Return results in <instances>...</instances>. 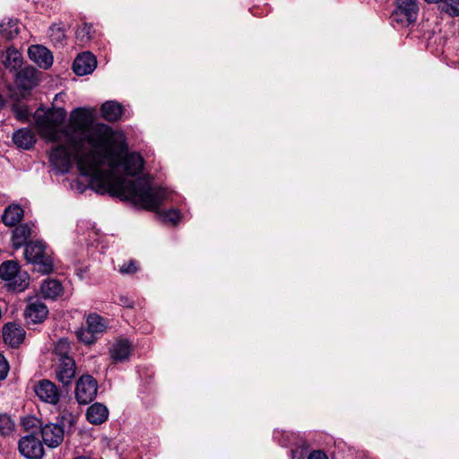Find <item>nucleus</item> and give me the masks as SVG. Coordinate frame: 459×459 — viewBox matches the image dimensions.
<instances>
[{
    "label": "nucleus",
    "mask_w": 459,
    "mask_h": 459,
    "mask_svg": "<svg viewBox=\"0 0 459 459\" xmlns=\"http://www.w3.org/2000/svg\"><path fill=\"white\" fill-rule=\"evenodd\" d=\"M64 108L37 109L33 115L39 134L48 142H64L73 151L77 168L82 176L90 178L92 189L129 200L145 210L157 211L168 198V192L152 186L149 178L128 180L125 176H135L143 168L138 153L123 155L117 150L116 135L107 125H92V115L85 108H76L65 129Z\"/></svg>",
    "instance_id": "obj_1"
},
{
    "label": "nucleus",
    "mask_w": 459,
    "mask_h": 459,
    "mask_svg": "<svg viewBox=\"0 0 459 459\" xmlns=\"http://www.w3.org/2000/svg\"><path fill=\"white\" fill-rule=\"evenodd\" d=\"M0 278L5 282L6 288L13 292H22L30 285V275L22 271L14 261H6L0 265Z\"/></svg>",
    "instance_id": "obj_2"
},
{
    "label": "nucleus",
    "mask_w": 459,
    "mask_h": 459,
    "mask_svg": "<svg viewBox=\"0 0 459 459\" xmlns=\"http://www.w3.org/2000/svg\"><path fill=\"white\" fill-rule=\"evenodd\" d=\"M24 256L26 260L33 264L36 270L41 273H49L52 272L53 261L43 242L36 241L26 244Z\"/></svg>",
    "instance_id": "obj_3"
},
{
    "label": "nucleus",
    "mask_w": 459,
    "mask_h": 459,
    "mask_svg": "<svg viewBox=\"0 0 459 459\" xmlns=\"http://www.w3.org/2000/svg\"><path fill=\"white\" fill-rule=\"evenodd\" d=\"M108 328V322L96 313L90 314L86 318V326L80 327L76 332L77 339L85 344L94 343L98 335L103 333Z\"/></svg>",
    "instance_id": "obj_4"
},
{
    "label": "nucleus",
    "mask_w": 459,
    "mask_h": 459,
    "mask_svg": "<svg viewBox=\"0 0 459 459\" xmlns=\"http://www.w3.org/2000/svg\"><path fill=\"white\" fill-rule=\"evenodd\" d=\"M419 13L417 0H396V8L391 15L393 22L409 25L415 22Z\"/></svg>",
    "instance_id": "obj_5"
},
{
    "label": "nucleus",
    "mask_w": 459,
    "mask_h": 459,
    "mask_svg": "<svg viewBox=\"0 0 459 459\" xmlns=\"http://www.w3.org/2000/svg\"><path fill=\"white\" fill-rule=\"evenodd\" d=\"M98 392L97 381L90 375L82 376L75 387V398L81 404L90 403Z\"/></svg>",
    "instance_id": "obj_6"
},
{
    "label": "nucleus",
    "mask_w": 459,
    "mask_h": 459,
    "mask_svg": "<svg viewBox=\"0 0 459 459\" xmlns=\"http://www.w3.org/2000/svg\"><path fill=\"white\" fill-rule=\"evenodd\" d=\"M34 392L37 397L46 403L56 405L61 397V391L58 386L48 379H42L34 385Z\"/></svg>",
    "instance_id": "obj_7"
},
{
    "label": "nucleus",
    "mask_w": 459,
    "mask_h": 459,
    "mask_svg": "<svg viewBox=\"0 0 459 459\" xmlns=\"http://www.w3.org/2000/svg\"><path fill=\"white\" fill-rule=\"evenodd\" d=\"M49 162L58 173H66L72 167L71 152L65 145H58L51 151Z\"/></svg>",
    "instance_id": "obj_8"
},
{
    "label": "nucleus",
    "mask_w": 459,
    "mask_h": 459,
    "mask_svg": "<svg viewBox=\"0 0 459 459\" xmlns=\"http://www.w3.org/2000/svg\"><path fill=\"white\" fill-rule=\"evenodd\" d=\"M18 447L20 453L28 459H40L44 454L41 442L34 436L23 437Z\"/></svg>",
    "instance_id": "obj_9"
},
{
    "label": "nucleus",
    "mask_w": 459,
    "mask_h": 459,
    "mask_svg": "<svg viewBox=\"0 0 459 459\" xmlns=\"http://www.w3.org/2000/svg\"><path fill=\"white\" fill-rule=\"evenodd\" d=\"M30 59L39 68L48 69L53 65V55L50 50L41 45H32L28 49Z\"/></svg>",
    "instance_id": "obj_10"
},
{
    "label": "nucleus",
    "mask_w": 459,
    "mask_h": 459,
    "mask_svg": "<svg viewBox=\"0 0 459 459\" xmlns=\"http://www.w3.org/2000/svg\"><path fill=\"white\" fill-rule=\"evenodd\" d=\"M39 73L32 66H26L15 73V82L23 90H30L38 85Z\"/></svg>",
    "instance_id": "obj_11"
},
{
    "label": "nucleus",
    "mask_w": 459,
    "mask_h": 459,
    "mask_svg": "<svg viewBox=\"0 0 459 459\" xmlns=\"http://www.w3.org/2000/svg\"><path fill=\"white\" fill-rule=\"evenodd\" d=\"M96 65L97 61L95 56L89 52H84L74 59L73 70L75 74L83 76L91 74L96 68Z\"/></svg>",
    "instance_id": "obj_12"
},
{
    "label": "nucleus",
    "mask_w": 459,
    "mask_h": 459,
    "mask_svg": "<svg viewBox=\"0 0 459 459\" xmlns=\"http://www.w3.org/2000/svg\"><path fill=\"white\" fill-rule=\"evenodd\" d=\"M25 337V330L15 323H7L3 328V338L11 347H18Z\"/></svg>",
    "instance_id": "obj_13"
},
{
    "label": "nucleus",
    "mask_w": 459,
    "mask_h": 459,
    "mask_svg": "<svg viewBox=\"0 0 459 459\" xmlns=\"http://www.w3.org/2000/svg\"><path fill=\"white\" fill-rule=\"evenodd\" d=\"M41 437L48 446L56 447L64 439V429L57 424H47L41 429Z\"/></svg>",
    "instance_id": "obj_14"
},
{
    "label": "nucleus",
    "mask_w": 459,
    "mask_h": 459,
    "mask_svg": "<svg viewBox=\"0 0 459 459\" xmlns=\"http://www.w3.org/2000/svg\"><path fill=\"white\" fill-rule=\"evenodd\" d=\"M24 314L28 322L39 324L47 318L48 309L43 302L39 300H30L26 307Z\"/></svg>",
    "instance_id": "obj_15"
},
{
    "label": "nucleus",
    "mask_w": 459,
    "mask_h": 459,
    "mask_svg": "<svg viewBox=\"0 0 459 459\" xmlns=\"http://www.w3.org/2000/svg\"><path fill=\"white\" fill-rule=\"evenodd\" d=\"M59 363L56 368V376L59 382L65 385L71 384L75 376V362L73 358H65L64 360H58Z\"/></svg>",
    "instance_id": "obj_16"
},
{
    "label": "nucleus",
    "mask_w": 459,
    "mask_h": 459,
    "mask_svg": "<svg viewBox=\"0 0 459 459\" xmlns=\"http://www.w3.org/2000/svg\"><path fill=\"white\" fill-rule=\"evenodd\" d=\"M111 359L116 362L127 360L132 352V343L126 339L117 340L109 350Z\"/></svg>",
    "instance_id": "obj_17"
},
{
    "label": "nucleus",
    "mask_w": 459,
    "mask_h": 459,
    "mask_svg": "<svg viewBox=\"0 0 459 459\" xmlns=\"http://www.w3.org/2000/svg\"><path fill=\"white\" fill-rule=\"evenodd\" d=\"M14 144L21 149L30 150L36 143V136L30 128H21L13 134Z\"/></svg>",
    "instance_id": "obj_18"
},
{
    "label": "nucleus",
    "mask_w": 459,
    "mask_h": 459,
    "mask_svg": "<svg viewBox=\"0 0 459 459\" xmlns=\"http://www.w3.org/2000/svg\"><path fill=\"white\" fill-rule=\"evenodd\" d=\"M23 216V209L19 204H13L4 209L2 221L5 226L14 227L22 220Z\"/></svg>",
    "instance_id": "obj_19"
},
{
    "label": "nucleus",
    "mask_w": 459,
    "mask_h": 459,
    "mask_svg": "<svg viewBox=\"0 0 459 459\" xmlns=\"http://www.w3.org/2000/svg\"><path fill=\"white\" fill-rule=\"evenodd\" d=\"M40 293L44 299H56L63 294V286L57 280L47 279L40 285Z\"/></svg>",
    "instance_id": "obj_20"
},
{
    "label": "nucleus",
    "mask_w": 459,
    "mask_h": 459,
    "mask_svg": "<svg viewBox=\"0 0 459 459\" xmlns=\"http://www.w3.org/2000/svg\"><path fill=\"white\" fill-rule=\"evenodd\" d=\"M33 232L32 226L23 223L13 230L12 241L14 248L18 249L27 243Z\"/></svg>",
    "instance_id": "obj_21"
},
{
    "label": "nucleus",
    "mask_w": 459,
    "mask_h": 459,
    "mask_svg": "<svg viewBox=\"0 0 459 459\" xmlns=\"http://www.w3.org/2000/svg\"><path fill=\"white\" fill-rule=\"evenodd\" d=\"M108 417V411L102 403H96L91 405L86 412L87 420L95 425H99L107 420Z\"/></svg>",
    "instance_id": "obj_22"
},
{
    "label": "nucleus",
    "mask_w": 459,
    "mask_h": 459,
    "mask_svg": "<svg viewBox=\"0 0 459 459\" xmlns=\"http://www.w3.org/2000/svg\"><path fill=\"white\" fill-rule=\"evenodd\" d=\"M22 54L14 48H8L3 59L4 66L10 72H18L22 65Z\"/></svg>",
    "instance_id": "obj_23"
},
{
    "label": "nucleus",
    "mask_w": 459,
    "mask_h": 459,
    "mask_svg": "<svg viewBox=\"0 0 459 459\" xmlns=\"http://www.w3.org/2000/svg\"><path fill=\"white\" fill-rule=\"evenodd\" d=\"M123 113V107L117 101H107L101 106V114L104 119L114 122L118 120Z\"/></svg>",
    "instance_id": "obj_24"
},
{
    "label": "nucleus",
    "mask_w": 459,
    "mask_h": 459,
    "mask_svg": "<svg viewBox=\"0 0 459 459\" xmlns=\"http://www.w3.org/2000/svg\"><path fill=\"white\" fill-rule=\"evenodd\" d=\"M436 4H438L439 9L450 17L459 16V0H440Z\"/></svg>",
    "instance_id": "obj_25"
},
{
    "label": "nucleus",
    "mask_w": 459,
    "mask_h": 459,
    "mask_svg": "<svg viewBox=\"0 0 459 459\" xmlns=\"http://www.w3.org/2000/svg\"><path fill=\"white\" fill-rule=\"evenodd\" d=\"M0 33L7 39H13L19 33V26L15 20L3 21L0 23Z\"/></svg>",
    "instance_id": "obj_26"
},
{
    "label": "nucleus",
    "mask_w": 459,
    "mask_h": 459,
    "mask_svg": "<svg viewBox=\"0 0 459 459\" xmlns=\"http://www.w3.org/2000/svg\"><path fill=\"white\" fill-rule=\"evenodd\" d=\"M54 352L58 357V360H64L65 358H72L70 356V342L65 338L59 339L55 345Z\"/></svg>",
    "instance_id": "obj_27"
},
{
    "label": "nucleus",
    "mask_w": 459,
    "mask_h": 459,
    "mask_svg": "<svg viewBox=\"0 0 459 459\" xmlns=\"http://www.w3.org/2000/svg\"><path fill=\"white\" fill-rule=\"evenodd\" d=\"M48 37L54 44H63L65 39L64 30L57 25H52L49 27Z\"/></svg>",
    "instance_id": "obj_28"
},
{
    "label": "nucleus",
    "mask_w": 459,
    "mask_h": 459,
    "mask_svg": "<svg viewBox=\"0 0 459 459\" xmlns=\"http://www.w3.org/2000/svg\"><path fill=\"white\" fill-rule=\"evenodd\" d=\"M91 25L89 24H83L81 27L78 28L76 31V39L82 43L85 44L90 41L91 39Z\"/></svg>",
    "instance_id": "obj_29"
},
{
    "label": "nucleus",
    "mask_w": 459,
    "mask_h": 459,
    "mask_svg": "<svg viewBox=\"0 0 459 459\" xmlns=\"http://www.w3.org/2000/svg\"><path fill=\"white\" fill-rule=\"evenodd\" d=\"M14 424L11 418L7 415L0 416V434L8 436L13 431Z\"/></svg>",
    "instance_id": "obj_30"
},
{
    "label": "nucleus",
    "mask_w": 459,
    "mask_h": 459,
    "mask_svg": "<svg viewBox=\"0 0 459 459\" xmlns=\"http://www.w3.org/2000/svg\"><path fill=\"white\" fill-rule=\"evenodd\" d=\"M13 111L17 119L21 121H27L30 117V111L27 106H15Z\"/></svg>",
    "instance_id": "obj_31"
},
{
    "label": "nucleus",
    "mask_w": 459,
    "mask_h": 459,
    "mask_svg": "<svg viewBox=\"0 0 459 459\" xmlns=\"http://www.w3.org/2000/svg\"><path fill=\"white\" fill-rule=\"evenodd\" d=\"M163 217L165 221L177 224L180 221L181 214L178 210L172 209L164 212Z\"/></svg>",
    "instance_id": "obj_32"
},
{
    "label": "nucleus",
    "mask_w": 459,
    "mask_h": 459,
    "mask_svg": "<svg viewBox=\"0 0 459 459\" xmlns=\"http://www.w3.org/2000/svg\"><path fill=\"white\" fill-rule=\"evenodd\" d=\"M137 271V266L135 262L134 261H128L122 264L119 268V272L123 274L126 273H134Z\"/></svg>",
    "instance_id": "obj_33"
},
{
    "label": "nucleus",
    "mask_w": 459,
    "mask_h": 459,
    "mask_svg": "<svg viewBox=\"0 0 459 459\" xmlns=\"http://www.w3.org/2000/svg\"><path fill=\"white\" fill-rule=\"evenodd\" d=\"M8 371L9 364L6 359L0 354V380H3L7 377Z\"/></svg>",
    "instance_id": "obj_34"
},
{
    "label": "nucleus",
    "mask_w": 459,
    "mask_h": 459,
    "mask_svg": "<svg viewBox=\"0 0 459 459\" xmlns=\"http://www.w3.org/2000/svg\"><path fill=\"white\" fill-rule=\"evenodd\" d=\"M307 459H328V457L323 451L314 450L309 454Z\"/></svg>",
    "instance_id": "obj_35"
},
{
    "label": "nucleus",
    "mask_w": 459,
    "mask_h": 459,
    "mask_svg": "<svg viewBox=\"0 0 459 459\" xmlns=\"http://www.w3.org/2000/svg\"><path fill=\"white\" fill-rule=\"evenodd\" d=\"M63 423L66 420L70 425L74 422V416L71 413L62 416Z\"/></svg>",
    "instance_id": "obj_36"
},
{
    "label": "nucleus",
    "mask_w": 459,
    "mask_h": 459,
    "mask_svg": "<svg viewBox=\"0 0 459 459\" xmlns=\"http://www.w3.org/2000/svg\"><path fill=\"white\" fill-rule=\"evenodd\" d=\"M4 104L3 98L0 96V107H3Z\"/></svg>",
    "instance_id": "obj_37"
},
{
    "label": "nucleus",
    "mask_w": 459,
    "mask_h": 459,
    "mask_svg": "<svg viewBox=\"0 0 459 459\" xmlns=\"http://www.w3.org/2000/svg\"><path fill=\"white\" fill-rule=\"evenodd\" d=\"M291 453H292V455H293V458H292V459H296V458H295V455H294L295 452L292 450V451H291ZM297 459H303V457H302V456H299V457H298Z\"/></svg>",
    "instance_id": "obj_38"
},
{
    "label": "nucleus",
    "mask_w": 459,
    "mask_h": 459,
    "mask_svg": "<svg viewBox=\"0 0 459 459\" xmlns=\"http://www.w3.org/2000/svg\"><path fill=\"white\" fill-rule=\"evenodd\" d=\"M75 459H89V458H88V457H85V456H79V457H77V458H75Z\"/></svg>",
    "instance_id": "obj_39"
}]
</instances>
